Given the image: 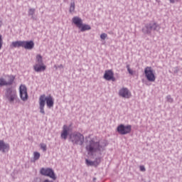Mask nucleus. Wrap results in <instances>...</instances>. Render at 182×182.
I'll list each match as a JSON object with an SVG mask.
<instances>
[{
  "instance_id": "35",
  "label": "nucleus",
  "mask_w": 182,
  "mask_h": 182,
  "mask_svg": "<svg viewBox=\"0 0 182 182\" xmlns=\"http://www.w3.org/2000/svg\"><path fill=\"white\" fill-rule=\"evenodd\" d=\"M177 69H178V68L176 67V70L175 71L176 73H177V72H178V70H177Z\"/></svg>"
},
{
  "instance_id": "8",
  "label": "nucleus",
  "mask_w": 182,
  "mask_h": 182,
  "mask_svg": "<svg viewBox=\"0 0 182 182\" xmlns=\"http://www.w3.org/2000/svg\"><path fill=\"white\" fill-rule=\"evenodd\" d=\"M40 173L41 176H45V177H50V178H52V180H56L55 171L50 168H42L40 170Z\"/></svg>"
},
{
  "instance_id": "12",
  "label": "nucleus",
  "mask_w": 182,
  "mask_h": 182,
  "mask_svg": "<svg viewBox=\"0 0 182 182\" xmlns=\"http://www.w3.org/2000/svg\"><path fill=\"white\" fill-rule=\"evenodd\" d=\"M20 97L23 102L28 100V90L26 86L21 85L19 87Z\"/></svg>"
},
{
  "instance_id": "3",
  "label": "nucleus",
  "mask_w": 182,
  "mask_h": 182,
  "mask_svg": "<svg viewBox=\"0 0 182 182\" xmlns=\"http://www.w3.org/2000/svg\"><path fill=\"white\" fill-rule=\"evenodd\" d=\"M160 29H161V26L159 25V23H148L145 24L144 27L142 28V32L144 35L151 36V32H159Z\"/></svg>"
},
{
  "instance_id": "32",
  "label": "nucleus",
  "mask_w": 182,
  "mask_h": 182,
  "mask_svg": "<svg viewBox=\"0 0 182 182\" xmlns=\"http://www.w3.org/2000/svg\"><path fill=\"white\" fill-rule=\"evenodd\" d=\"M169 2L171 4H174V2H176V0H169Z\"/></svg>"
},
{
  "instance_id": "1",
  "label": "nucleus",
  "mask_w": 182,
  "mask_h": 182,
  "mask_svg": "<svg viewBox=\"0 0 182 182\" xmlns=\"http://www.w3.org/2000/svg\"><path fill=\"white\" fill-rule=\"evenodd\" d=\"M106 146V141H96L95 138H92L88 142H87L85 150L87 152L88 156H95V153L102 154V153L105 151Z\"/></svg>"
},
{
  "instance_id": "19",
  "label": "nucleus",
  "mask_w": 182,
  "mask_h": 182,
  "mask_svg": "<svg viewBox=\"0 0 182 182\" xmlns=\"http://www.w3.org/2000/svg\"><path fill=\"white\" fill-rule=\"evenodd\" d=\"M35 12H36V9L30 8L28 11V16H31L33 21H36V18L34 16Z\"/></svg>"
},
{
  "instance_id": "18",
  "label": "nucleus",
  "mask_w": 182,
  "mask_h": 182,
  "mask_svg": "<svg viewBox=\"0 0 182 182\" xmlns=\"http://www.w3.org/2000/svg\"><path fill=\"white\" fill-rule=\"evenodd\" d=\"M11 48H23V41H13L11 44Z\"/></svg>"
},
{
  "instance_id": "2",
  "label": "nucleus",
  "mask_w": 182,
  "mask_h": 182,
  "mask_svg": "<svg viewBox=\"0 0 182 182\" xmlns=\"http://www.w3.org/2000/svg\"><path fill=\"white\" fill-rule=\"evenodd\" d=\"M45 105H47V107L48 109H51V107H53V105H55V100H53V96H48L45 95H42L39 97V109H40V113L41 114H45Z\"/></svg>"
},
{
  "instance_id": "17",
  "label": "nucleus",
  "mask_w": 182,
  "mask_h": 182,
  "mask_svg": "<svg viewBox=\"0 0 182 182\" xmlns=\"http://www.w3.org/2000/svg\"><path fill=\"white\" fill-rule=\"evenodd\" d=\"M0 151L2 153H6V151H9V144L5 143L4 140L0 141Z\"/></svg>"
},
{
  "instance_id": "24",
  "label": "nucleus",
  "mask_w": 182,
  "mask_h": 182,
  "mask_svg": "<svg viewBox=\"0 0 182 182\" xmlns=\"http://www.w3.org/2000/svg\"><path fill=\"white\" fill-rule=\"evenodd\" d=\"M40 147L43 150V151H46L47 150L46 144H43V143L41 144Z\"/></svg>"
},
{
  "instance_id": "20",
  "label": "nucleus",
  "mask_w": 182,
  "mask_h": 182,
  "mask_svg": "<svg viewBox=\"0 0 182 182\" xmlns=\"http://www.w3.org/2000/svg\"><path fill=\"white\" fill-rule=\"evenodd\" d=\"M36 65H43V58H42V55H37L36 58Z\"/></svg>"
},
{
  "instance_id": "22",
  "label": "nucleus",
  "mask_w": 182,
  "mask_h": 182,
  "mask_svg": "<svg viewBox=\"0 0 182 182\" xmlns=\"http://www.w3.org/2000/svg\"><path fill=\"white\" fill-rule=\"evenodd\" d=\"M85 163H86L87 166H96L95 164V161H90L89 159H86Z\"/></svg>"
},
{
  "instance_id": "15",
  "label": "nucleus",
  "mask_w": 182,
  "mask_h": 182,
  "mask_svg": "<svg viewBox=\"0 0 182 182\" xmlns=\"http://www.w3.org/2000/svg\"><path fill=\"white\" fill-rule=\"evenodd\" d=\"M69 130L70 128L68 127V125H63V131L60 134L61 139L63 140H66L68 139V136H69Z\"/></svg>"
},
{
  "instance_id": "36",
  "label": "nucleus",
  "mask_w": 182,
  "mask_h": 182,
  "mask_svg": "<svg viewBox=\"0 0 182 182\" xmlns=\"http://www.w3.org/2000/svg\"><path fill=\"white\" fill-rule=\"evenodd\" d=\"M94 180H96V178H94Z\"/></svg>"
},
{
  "instance_id": "34",
  "label": "nucleus",
  "mask_w": 182,
  "mask_h": 182,
  "mask_svg": "<svg viewBox=\"0 0 182 182\" xmlns=\"http://www.w3.org/2000/svg\"><path fill=\"white\" fill-rule=\"evenodd\" d=\"M54 68H55V69H58V67L57 65H54Z\"/></svg>"
},
{
  "instance_id": "14",
  "label": "nucleus",
  "mask_w": 182,
  "mask_h": 182,
  "mask_svg": "<svg viewBox=\"0 0 182 182\" xmlns=\"http://www.w3.org/2000/svg\"><path fill=\"white\" fill-rule=\"evenodd\" d=\"M35 47V43L33 41H23V48L27 49L28 50H32V48Z\"/></svg>"
},
{
  "instance_id": "6",
  "label": "nucleus",
  "mask_w": 182,
  "mask_h": 182,
  "mask_svg": "<svg viewBox=\"0 0 182 182\" xmlns=\"http://www.w3.org/2000/svg\"><path fill=\"white\" fill-rule=\"evenodd\" d=\"M4 97L6 98V100L9 102V103H14V102L18 99L16 90H14L12 87L6 88Z\"/></svg>"
},
{
  "instance_id": "33",
  "label": "nucleus",
  "mask_w": 182,
  "mask_h": 182,
  "mask_svg": "<svg viewBox=\"0 0 182 182\" xmlns=\"http://www.w3.org/2000/svg\"><path fill=\"white\" fill-rule=\"evenodd\" d=\"M0 26H2V20L0 18Z\"/></svg>"
},
{
  "instance_id": "7",
  "label": "nucleus",
  "mask_w": 182,
  "mask_h": 182,
  "mask_svg": "<svg viewBox=\"0 0 182 182\" xmlns=\"http://www.w3.org/2000/svg\"><path fill=\"white\" fill-rule=\"evenodd\" d=\"M5 77L7 80L4 77H0V87H3V86H12L14 82H15V76L13 75H6Z\"/></svg>"
},
{
  "instance_id": "9",
  "label": "nucleus",
  "mask_w": 182,
  "mask_h": 182,
  "mask_svg": "<svg viewBox=\"0 0 182 182\" xmlns=\"http://www.w3.org/2000/svg\"><path fill=\"white\" fill-rule=\"evenodd\" d=\"M117 132L122 135L129 134V133L132 132V125L121 124L117 127Z\"/></svg>"
},
{
  "instance_id": "29",
  "label": "nucleus",
  "mask_w": 182,
  "mask_h": 182,
  "mask_svg": "<svg viewBox=\"0 0 182 182\" xmlns=\"http://www.w3.org/2000/svg\"><path fill=\"white\" fill-rule=\"evenodd\" d=\"M2 49V36H0V50Z\"/></svg>"
},
{
  "instance_id": "25",
  "label": "nucleus",
  "mask_w": 182,
  "mask_h": 182,
  "mask_svg": "<svg viewBox=\"0 0 182 182\" xmlns=\"http://www.w3.org/2000/svg\"><path fill=\"white\" fill-rule=\"evenodd\" d=\"M166 100L167 102H168L169 103H173V102L174 101L173 100V98H171V95H168L166 96Z\"/></svg>"
},
{
  "instance_id": "23",
  "label": "nucleus",
  "mask_w": 182,
  "mask_h": 182,
  "mask_svg": "<svg viewBox=\"0 0 182 182\" xmlns=\"http://www.w3.org/2000/svg\"><path fill=\"white\" fill-rule=\"evenodd\" d=\"M75 11V1H71L70 6V12Z\"/></svg>"
},
{
  "instance_id": "11",
  "label": "nucleus",
  "mask_w": 182,
  "mask_h": 182,
  "mask_svg": "<svg viewBox=\"0 0 182 182\" xmlns=\"http://www.w3.org/2000/svg\"><path fill=\"white\" fill-rule=\"evenodd\" d=\"M118 95L119 97H123L124 99H130L132 97V92L129 88L124 87L119 90Z\"/></svg>"
},
{
  "instance_id": "30",
  "label": "nucleus",
  "mask_w": 182,
  "mask_h": 182,
  "mask_svg": "<svg viewBox=\"0 0 182 182\" xmlns=\"http://www.w3.org/2000/svg\"><path fill=\"white\" fill-rule=\"evenodd\" d=\"M139 168L141 171H146V168L144 167V166H141Z\"/></svg>"
},
{
  "instance_id": "26",
  "label": "nucleus",
  "mask_w": 182,
  "mask_h": 182,
  "mask_svg": "<svg viewBox=\"0 0 182 182\" xmlns=\"http://www.w3.org/2000/svg\"><path fill=\"white\" fill-rule=\"evenodd\" d=\"M100 161L101 160L100 157L96 158L95 160L94 161L95 166H97V164H100Z\"/></svg>"
},
{
  "instance_id": "13",
  "label": "nucleus",
  "mask_w": 182,
  "mask_h": 182,
  "mask_svg": "<svg viewBox=\"0 0 182 182\" xmlns=\"http://www.w3.org/2000/svg\"><path fill=\"white\" fill-rule=\"evenodd\" d=\"M103 77L105 79V80H112V82H116V78L114 77V73H113L112 70H105Z\"/></svg>"
},
{
  "instance_id": "4",
  "label": "nucleus",
  "mask_w": 182,
  "mask_h": 182,
  "mask_svg": "<svg viewBox=\"0 0 182 182\" xmlns=\"http://www.w3.org/2000/svg\"><path fill=\"white\" fill-rule=\"evenodd\" d=\"M70 141L73 144L83 146V143H85V136L80 132H74L70 135Z\"/></svg>"
},
{
  "instance_id": "21",
  "label": "nucleus",
  "mask_w": 182,
  "mask_h": 182,
  "mask_svg": "<svg viewBox=\"0 0 182 182\" xmlns=\"http://www.w3.org/2000/svg\"><path fill=\"white\" fill-rule=\"evenodd\" d=\"M41 159V154L39 152H34L33 153V160L36 161V160H39Z\"/></svg>"
},
{
  "instance_id": "31",
  "label": "nucleus",
  "mask_w": 182,
  "mask_h": 182,
  "mask_svg": "<svg viewBox=\"0 0 182 182\" xmlns=\"http://www.w3.org/2000/svg\"><path fill=\"white\" fill-rule=\"evenodd\" d=\"M58 69H63V65L60 64V65H58Z\"/></svg>"
},
{
  "instance_id": "27",
  "label": "nucleus",
  "mask_w": 182,
  "mask_h": 182,
  "mask_svg": "<svg viewBox=\"0 0 182 182\" xmlns=\"http://www.w3.org/2000/svg\"><path fill=\"white\" fill-rule=\"evenodd\" d=\"M127 69L128 70V73H129V75H133V71L132 70V69L130 68V65H127Z\"/></svg>"
},
{
  "instance_id": "5",
  "label": "nucleus",
  "mask_w": 182,
  "mask_h": 182,
  "mask_svg": "<svg viewBox=\"0 0 182 182\" xmlns=\"http://www.w3.org/2000/svg\"><path fill=\"white\" fill-rule=\"evenodd\" d=\"M73 23L80 29L81 32H86V31H90L92 29V27L89 24H83L82 18L77 16L73 18Z\"/></svg>"
},
{
  "instance_id": "16",
  "label": "nucleus",
  "mask_w": 182,
  "mask_h": 182,
  "mask_svg": "<svg viewBox=\"0 0 182 182\" xmlns=\"http://www.w3.org/2000/svg\"><path fill=\"white\" fill-rule=\"evenodd\" d=\"M33 70L35 72H37V73L45 72V70H46V65L44 64H36L33 65Z\"/></svg>"
},
{
  "instance_id": "28",
  "label": "nucleus",
  "mask_w": 182,
  "mask_h": 182,
  "mask_svg": "<svg viewBox=\"0 0 182 182\" xmlns=\"http://www.w3.org/2000/svg\"><path fill=\"white\" fill-rule=\"evenodd\" d=\"M107 34H106V33H102L101 35H100V38H101V39H102L103 41H105V39H106V38H107Z\"/></svg>"
},
{
  "instance_id": "10",
  "label": "nucleus",
  "mask_w": 182,
  "mask_h": 182,
  "mask_svg": "<svg viewBox=\"0 0 182 182\" xmlns=\"http://www.w3.org/2000/svg\"><path fill=\"white\" fill-rule=\"evenodd\" d=\"M144 75L146 77L148 82H155L156 81V75H154V73L153 72V69L151 67H146L144 69Z\"/></svg>"
}]
</instances>
